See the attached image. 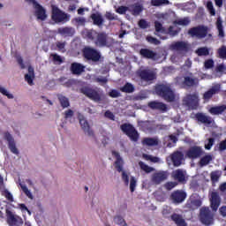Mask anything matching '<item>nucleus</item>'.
I'll return each instance as SVG.
<instances>
[{"instance_id": "obj_1", "label": "nucleus", "mask_w": 226, "mask_h": 226, "mask_svg": "<svg viewBox=\"0 0 226 226\" xmlns=\"http://www.w3.org/2000/svg\"><path fill=\"white\" fill-rule=\"evenodd\" d=\"M155 93L161 96L165 102L172 103L176 101V94L170 85L160 84L155 87Z\"/></svg>"}, {"instance_id": "obj_2", "label": "nucleus", "mask_w": 226, "mask_h": 226, "mask_svg": "<svg viewBox=\"0 0 226 226\" xmlns=\"http://www.w3.org/2000/svg\"><path fill=\"white\" fill-rule=\"evenodd\" d=\"M82 56L84 59L92 61V63H98L102 60V52L91 46H85L82 49Z\"/></svg>"}, {"instance_id": "obj_3", "label": "nucleus", "mask_w": 226, "mask_h": 226, "mask_svg": "<svg viewBox=\"0 0 226 226\" xmlns=\"http://www.w3.org/2000/svg\"><path fill=\"white\" fill-rule=\"evenodd\" d=\"M112 155L117 158L114 163L115 169L118 172H122V181H124V185L128 186V185H130V177L128 176V173H126V171L123 170V167L124 166V161H123V158L118 152L112 151Z\"/></svg>"}, {"instance_id": "obj_4", "label": "nucleus", "mask_w": 226, "mask_h": 226, "mask_svg": "<svg viewBox=\"0 0 226 226\" xmlns=\"http://www.w3.org/2000/svg\"><path fill=\"white\" fill-rule=\"evenodd\" d=\"M51 19L56 24H66V22H70L72 15L63 11L57 6L54 5L52 6Z\"/></svg>"}, {"instance_id": "obj_5", "label": "nucleus", "mask_w": 226, "mask_h": 226, "mask_svg": "<svg viewBox=\"0 0 226 226\" xmlns=\"http://www.w3.org/2000/svg\"><path fill=\"white\" fill-rule=\"evenodd\" d=\"M80 93L92 100L93 102H102V97L103 96V91L100 88H93L89 87H83L80 88Z\"/></svg>"}, {"instance_id": "obj_6", "label": "nucleus", "mask_w": 226, "mask_h": 226, "mask_svg": "<svg viewBox=\"0 0 226 226\" xmlns=\"http://www.w3.org/2000/svg\"><path fill=\"white\" fill-rule=\"evenodd\" d=\"M207 33H209V28L207 26L204 25H199L190 28L187 32V34H189L191 38H198V40H202L207 36Z\"/></svg>"}, {"instance_id": "obj_7", "label": "nucleus", "mask_w": 226, "mask_h": 226, "mask_svg": "<svg viewBox=\"0 0 226 226\" xmlns=\"http://www.w3.org/2000/svg\"><path fill=\"white\" fill-rule=\"evenodd\" d=\"M200 220L203 225L209 226L215 223V214L207 207H203L200 210Z\"/></svg>"}, {"instance_id": "obj_8", "label": "nucleus", "mask_w": 226, "mask_h": 226, "mask_svg": "<svg viewBox=\"0 0 226 226\" xmlns=\"http://www.w3.org/2000/svg\"><path fill=\"white\" fill-rule=\"evenodd\" d=\"M120 130L124 133L127 137H129L130 140L132 142L139 141V132L137 129L133 127L132 124H123L120 125Z\"/></svg>"}, {"instance_id": "obj_9", "label": "nucleus", "mask_w": 226, "mask_h": 226, "mask_svg": "<svg viewBox=\"0 0 226 226\" xmlns=\"http://www.w3.org/2000/svg\"><path fill=\"white\" fill-rule=\"evenodd\" d=\"M138 77L141 82H147L151 84L153 80H156V72L149 69H143L137 72Z\"/></svg>"}, {"instance_id": "obj_10", "label": "nucleus", "mask_w": 226, "mask_h": 226, "mask_svg": "<svg viewBox=\"0 0 226 226\" xmlns=\"http://www.w3.org/2000/svg\"><path fill=\"white\" fill-rule=\"evenodd\" d=\"M188 195L186 194V192L183 190H176L170 195V199L173 204L176 206L179 204H183L185 200H186V197Z\"/></svg>"}, {"instance_id": "obj_11", "label": "nucleus", "mask_w": 226, "mask_h": 226, "mask_svg": "<svg viewBox=\"0 0 226 226\" xmlns=\"http://www.w3.org/2000/svg\"><path fill=\"white\" fill-rule=\"evenodd\" d=\"M169 179V171L159 170L152 174L151 176V183L153 185H162L163 181H167Z\"/></svg>"}, {"instance_id": "obj_12", "label": "nucleus", "mask_w": 226, "mask_h": 226, "mask_svg": "<svg viewBox=\"0 0 226 226\" xmlns=\"http://www.w3.org/2000/svg\"><path fill=\"white\" fill-rule=\"evenodd\" d=\"M202 154H204V150H202V147L193 146L189 147V149L185 152V158H189V160H197V158H200Z\"/></svg>"}, {"instance_id": "obj_13", "label": "nucleus", "mask_w": 226, "mask_h": 226, "mask_svg": "<svg viewBox=\"0 0 226 226\" xmlns=\"http://www.w3.org/2000/svg\"><path fill=\"white\" fill-rule=\"evenodd\" d=\"M78 119L79 121L81 130H83L84 133H87L88 137H94V132L91 130V127L89 126V122H87L86 117H84V115L82 114H79L78 116Z\"/></svg>"}, {"instance_id": "obj_14", "label": "nucleus", "mask_w": 226, "mask_h": 226, "mask_svg": "<svg viewBox=\"0 0 226 226\" xmlns=\"http://www.w3.org/2000/svg\"><path fill=\"white\" fill-rule=\"evenodd\" d=\"M30 3L34 4L35 9V16L38 20H47V11L41 6L36 0H29Z\"/></svg>"}, {"instance_id": "obj_15", "label": "nucleus", "mask_w": 226, "mask_h": 226, "mask_svg": "<svg viewBox=\"0 0 226 226\" xmlns=\"http://www.w3.org/2000/svg\"><path fill=\"white\" fill-rule=\"evenodd\" d=\"M170 158L174 167H181L183 162H185V154L179 150L173 152Z\"/></svg>"}, {"instance_id": "obj_16", "label": "nucleus", "mask_w": 226, "mask_h": 226, "mask_svg": "<svg viewBox=\"0 0 226 226\" xmlns=\"http://www.w3.org/2000/svg\"><path fill=\"white\" fill-rule=\"evenodd\" d=\"M7 223L10 226H22L24 225V221L20 216H15L11 211L7 212Z\"/></svg>"}, {"instance_id": "obj_17", "label": "nucleus", "mask_w": 226, "mask_h": 226, "mask_svg": "<svg viewBox=\"0 0 226 226\" xmlns=\"http://www.w3.org/2000/svg\"><path fill=\"white\" fill-rule=\"evenodd\" d=\"M171 49L177 52H188L190 50V44L187 41H177L171 44Z\"/></svg>"}, {"instance_id": "obj_18", "label": "nucleus", "mask_w": 226, "mask_h": 226, "mask_svg": "<svg viewBox=\"0 0 226 226\" xmlns=\"http://www.w3.org/2000/svg\"><path fill=\"white\" fill-rule=\"evenodd\" d=\"M185 102L187 107L197 109L199 107V94L197 93L188 94Z\"/></svg>"}, {"instance_id": "obj_19", "label": "nucleus", "mask_w": 226, "mask_h": 226, "mask_svg": "<svg viewBox=\"0 0 226 226\" xmlns=\"http://www.w3.org/2000/svg\"><path fill=\"white\" fill-rule=\"evenodd\" d=\"M200 206H202V200L193 196H191L185 204V207H187V209H190L191 211H195V209H199Z\"/></svg>"}, {"instance_id": "obj_20", "label": "nucleus", "mask_w": 226, "mask_h": 226, "mask_svg": "<svg viewBox=\"0 0 226 226\" xmlns=\"http://www.w3.org/2000/svg\"><path fill=\"white\" fill-rule=\"evenodd\" d=\"M4 139L8 142V147L11 151V153H13V154H19V149L17 148V145L15 144V139H13V136L10 134L9 132H4Z\"/></svg>"}, {"instance_id": "obj_21", "label": "nucleus", "mask_w": 226, "mask_h": 226, "mask_svg": "<svg viewBox=\"0 0 226 226\" xmlns=\"http://www.w3.org/2000/svg\"><path fill=\"white\" fill-rule=\"evenodd\" d=\"M222 199H220V194H218L217 192H212L210 198V207L212 211H218V207H220Z\"/></svg>"}, {"instance_id": "obj_22", "label": "nucleus", "mask_w": 226, "mask_h": 226, "mask_svg": "<svg viewBox=\"0 0 226 226\" xmlns=\"http://www.w3.org/2000/svg\"><path fill=\"white\" fill-rule=\"evenodd\" d=\"M148 107L152 110H158L159 112H167L168 108L167 104L158 102V101H152L148 102Z\"/></svg>"}, {"instance_id": "obj_23", "label": "nucleus", "mask_w": 226, "mask_h": 226, "mask_svg": "<svg viewBox=\"0 0 226 226\" xmlns=\"http://www.w3.org/2000/svg\"><path fill=\"white\" fill-rule=\"evenodd\" d=\"M220 85L213 86L210 89L204 93L203 100H211L215 94H218L220 93Z\"/></svg>"}, {"instance_id": "obj_24", "label": "nucleus", "mask_w": 226, "mask_h": 226, "mask_svg": "<svg viewBox=\"0 0 226 226\" xmlns=\"http://www.w3.org/2000/svg\"><path fill=\"white\" fill-rule=\"evenodd\" d=\"M70 71L72 72V75H81L86 72V66L82 65V64H79L74 62L71 64Z\"/></svg>"}, {"instance_id": "obj_25", "label": "nucleus", "mask_w": 226, "mask_h": 226, "mask_svg": "<svg viewBox=\"0 0 226 226\" xmlns=\"http://www.w3.org/2000/svg\"><path fill=\"white\" fill-rule=\"evenodd\" d=\"M139 56L143 57V59H151L154 61L156 59V52L149 49H141L139 50Z\"/></svg>"}, {"instance_id": "obj_26", "label": "nucleus", "mask_w": 226, "mask_h": 226, "mask_svg": "<svg viewBox=\"0 0 226 226\" xmlns=\"http://www.w3.org/2000/svg\"><path fill=\"white\" fill-rule=\"evenodd\" d=\"M57 34L61 36L72 37L75 34V28L72 26H64L57 29Z\"/></svg>"}, {"instance_id": "obj_27", "label": "nucleus", "mask_w": 226, "mask_h": 226, "mask_svg": "<svg viewBox=\"0 0 226 226\" xmlns=\"http://www.w3.org/2000/svg\"><path fill=\"white\" fill-rule=\"evenodd\" d=\"M195 118L199 123H202V124H212L213 118L209 116H206L204 113H196Z\"/></svg>"}, {"instance_id": "obj_28", "label": "nucleus", "mask_w": 226, "mask_h": 226, "mask_svg": "<svg viewBox=\"0 0 226 226\" xmlns=\"http://www.w3.org/2000/svg\"><path fill=\"white\" fill-rule=\"evenodd\" d=\"M90 19L93 20L94 26H98V27H102L103 22H105L103 16L100 12L92 13Z\"/></svg>"}, {"instance_id": "obj_29", "label": "nucleus", "mask_w": 226, "mask_h": 226, "mask_svg": "<svg viewBox=\"0 0 226 226\" xmlns=\"http://www.w3.org/2000/svg\"><path fill=\"white\" fill-rule=\"evenodd\" d=\"M94 44L97 47H107V34L105 33L97 34Z\"/></svg>"}, {"instance_id": "obj_30", "label": "nucleus", "mask_w": 226, "mask_h": 226, "mask_svg": "<svg viewBox=\"0 0 226 226\" xmlns=\"http://www.w3.org/2000/svg\"><path fill=\"white\" fill-rule=\"evenodd\" d=\"M143 10L144 7L139 4H134L129 6L130 13H132V15H134L135 17H137V15H140Z\"/></svg>"}, {"instance_id": "obj_31", "label": "nucleus", "mask_w": 226, "mask_h": 226, "mask_svg": "<svg viewBox=\"0 0 226 226\" xmlns=\"http://www.w3.org/2000/svg\"><path fill=\"white\" fill-rule=\"evenodd\" d=\"M25 80L29 86H33L34 80V68L28 66V73L25 75Z\"/></svg>"}, {"instance_id": "obj_32", "label": "nucleus", "mask_w": 226, "mask_h": 226, "mask_svg": "<svg viewBox=\"0 0 226 226\" xmlns=\"http://www.w3.org/2000/svg\"><path fill=\"white\" fill-rule=\"evenodd\" d=\"M182 84L185 87H193V86H197L199 84V81L195 78L186 76L184 78V81L182 82Z\"/></svg>"}, {"instance_id": "obj_33", "label": "nucleus", "mask_w": 226, "mask_h": 226, "mask_svg": "<svg viewBox=\"0 0 226 226\" xmlns=\"http://www.w3.org/2000/svg\"><path fill=\"white\" fill-rule=\"evenodd\" d=\"M226 110V105L222 104L221 106H215L210 108L209 112L213 116H220V114L224 113Z\"/></svg>"}, {"instance_id": "obj_34", "label": "nucleus", "mask_w": 226, "mask_h": 226, "mask_svg": "<svg viewBox=\"0 0 226 226\" xmlns=\"http://www.w3.org/2000/svg\"><path fill=\"white\" fill-rule=\"evenodd\" d=\"M171 220L175 222L176 225L177 226H186V222L179 214H173L171 215Z\"/></svg>"}, {"instance_id": "obj_35", "label": "nucleus", "mask_w": 226, "mask_h": 226, "mask_svg": "<svg viewBox=\"0 0 226 226\" xmlns=\"http://www.w3.org/2000/svg\"><path fill=\"white\" fill-rule=\"evenodd\" d=\"M173 177H174V179L178 181V183H185V181H186V178L185 177V173L181 170H177L173 173Z\"/></svg>"}, {"instance_id": "obj_36", "label": "nucleus", "mask_w": 226, "mask_h": 226, "mask_svg": "<svg viewBox=\"0 0 226 226\" xmlns=\"http://www.w3.org/2000/svg\"><path fill=\"white\" fill-rule=\"evenodd\" d=\"M139 169L146 172V174H151V172H154V168L150 167L149 165L146 164L144 162L140 161L139 162Z\"/></svg>"}, {"instance_id": "obj_37", "label": "nucleus", "mask_w": 226, "mask_h": 226, "mask_svg": "<svg viewBox=\"0 0 226 226\" xmlns=\"http://www.w3.org/2000/svg\"><path fill=\"white\" fill-rule=\"evenodd\" d=\"M220 177H222V170H215L210 173V179L212 183H218L220 181Z\"/></svg>"}, {"instance_id": "obj_38", "label": "nucleus", "mask_w": 226, "mask_h": 226, "mask_svg": "<svg viewBox=\"0 0 226 226\" xmlns=\"http://www.w3.org/2000/svg\"><path fill=\"white\" fill-rule=\"evenodd\" d=\"M120 91L122 93H128V94H131V93H133L135 91V87L132 84V83H125L124 87H122L120 88Z\"/></svg>"}, {"instance_id": "obj_39", "label": "nucleus", "mask_w": 226, "mask_h": 226, "mask_svg": "<svg viewBox=\"0 0 226 226\" xmlns=\"http://www.w3.org/2000/svg\"><path fill=\"white\" fill-rule=\"evenodd\" d=\"M216 27L218 29L220 38H223L225 36V32H223V21H222V19L220 18L216 20Z\"/></svg>"}, {"instance_id": "obj_40", "label": "nucleus", "mask_w": 226, "mask_h": 226, "mask_svg": "<svg viewBox=\"0 0 226 226\" xmlns=\"http://www.w3.org/2000/svg\"><path fill=\"white\" fill-rule=\"evenodd\" d=\"M139 126L144 130L145 132H151L153 130V125L151 124V121H140Z\"/></svg>"}, {"instance_id": "obj_41", "label": "nucleus", "mask_w": 226, "mask_h": 226, "mask_svg": "<svg viewBox=\"0 0 226 226\" xmlns=\"http://www.w3.org/2000/svg\"><path fill=\"white\" fill-rule=\"evenodd\" d=\"M58 101L60 102L61 107H63V109H68V107H70V100H68L66 96L59 95Z\"/></svg>"}, {"instance_id": "obj_42", "label": "nucleus", "mask_w": 226, "mask_h": 226, "mask_svg": "<svg viewBox=\"0 0 226 226\" xmlns=\"http://www.w3.org/2000/svg\"><path fill=\"white\" fill-rule=\"evenodd\" d=\"M213 162V156L211 155H205L200 160V167H206V165H209Z\"/></svg>"}, {"instance_id": "obj_43", "label": "nucleus", "mask_w": 226, "mask_h": 226, "mask_svg": "<svg viewBox=\"0 0 226 226\" xmlns=\"http://www.w3.org/2000/svg\"><path fill=\"white\" fill-rule=\"evenodd\" d=\"M154 28L155 33H161V34H165V33H167V29L160 21H154Z\"/></svg>"}, {"instance_id": "obj_44", "label": "nucleus", "mask_w": 226, "mask_h": 226, "mask_svg": "<svg viewBox=\"0 0 226 226\" xmlns=\"http://www.w3.org/2000/svg\"><path fill=\"white\" fill-rule=\"evenodd\" d=\"M98 32H96V30H94V29H92V30H88V31H87L86 33H85V35L87 36V38L88 39V40H91L92 41H94V40H96V38H97V36H98Z\"/></svg>"}, {"instance_id": "obj_45", "label": "nucleus", "mask_w": 226, "mask_h": 226, "mask_svg": "<svg viewBox=\"0 0 226 226\" xmlns=\"http://www.w3.org/2000/svg\"><path fill=\"white\" fill-rule=\"evenodd\" d=\"M143 144L145 146H158V139L154 138H145L143 139Z\"/></svg>"}, {"instance_id": "obj_46", "label": "nucleus", "mask_w": 226, "mask_h": 226, "mask_svg": "<svg viewBox=\"0 0 226 226\" xmlns=\"http://www.w3.org/2000/svg\"><path fill=\"white\" fill-rule=\"evenodd\" d=\"M114 222L117 225L128 226V223H126V221L121 215H116L114 217Z\"/></svg>"}, {"instance_id": "obj_47", "label": "nucleus", "mask_w": 226, "mask_h": 226, "mask_svg": "<svg viewBox=\"0 0 226 226\" xmlns=\"http://www.w3.org/2000/svg\"><path fill=\"white\" fill-rule=\"evenodd\" d=\"M196 54L200 56H209V49L207 47L199 48L196 50Z\"/></svg>"}, {"instance_id": "obj_48", "label": "nucleus", "mask_w": 226, "mask_h": 226, "mask_svg": "<svg viewBox=\"0 0 226 226\" xmlns=\"http://www.w3.org/2000/svg\"><path fill=\"white\" fill-rule=\"evenodd\" d=\"M217 54L220 59H226V46L225 45L221 46L217 50Z\"/></svg>"}, {"instance_id": "obj_49", "label": "nucleus", "mask_w": 226, "mask_h": 226, "mask_svg": "<svg viewBox=\"0 0 226 226\" xmlns=\"http://www.w3.org/2000/svg\"><path fill=\"white\" fill-rule=\"evenodd\" d=\"M162 4H170L169 0H151L152 6H162Z\"/></svg>"}, {"instance_id": "obj_50", "label": "nucleus", "mask_w": 226, "mask_h": 226, "mask_svg": "<svg viewBox=\"0 0 226 226\" xmlns=\"http://www.w3.org/2000/svg\"><path fill=\"white\" fill-rule=\"evenodd\" d=\"M147 41H148V43H151L152 45H160V43H162V41H160V40H158L155 37H153L151 35L147 36Z\"/></svg>"}, {"instance_id": "obj_51", "label": "nucleus", "mask_w": 226, "mask_h": 226, "mask_svg": "<svg viewBox=\"0 0 226 226\" xmlns=\"http://www.w3.org/2000/svg\"><path fill=\"white\" fill-rule=\"evenodd\" d=\"M0 93L4 96H7V98L9 100H13V94H10V92H8V90H6V88L0 87Z\"/></svg>"}, {"instance_id": "obj_52", "label": "nucleus", "mask_w": 226, "mask_h": 226, "mask_svg": "<svg viewBox=\"0 0 226 226\" xmlns=\"http://www.w3.org/2000/svg\"><path fill=\"white\" fill-rule=\"evenodd\" d=\"M179 32L177 30H174V26H170L164 34H170V36H177Z\"/></svg>"}, {"instance_id": "obj_53", "label": "nucleus", "mask_w": 226, "mask_h": 226, "mask_svg": "<svg viewBox=\"0 0 226 226\" xmlns=\"http://www.w3.org/2000/svg\"><path fill=\"white\" fill-rule=\"evenodd\" d=\"M66 41H56V49L60 51V52H66Z\"/></svg>"}, {"instance_id": "obj_54", "label": "nucleus", "mask_w": 226, "mask_h": 226, "mask_svg": "<svg viewBox=\"0 0 226 226\" xmlns=\"http://www.w3.org/2000/svg\"><path fill=\"white\" fill-rule=\"evenodd\" d=\"M138 26L140 27V29H147V27L150 26L149 22H147L146 19H139Z\"/></svg>"}, {"instance_id": "obj_55", "label": "nucleus", "mask_w": 226, "mask_h": 226, "mask_svg": "<svg viewBox=\"0 0 226 226\" xmlns=\"http://www.w3.org/2000/svg\"><path fill=\"white\" fill-rule=\"evenodd\" d=\"M137 187V180L135 179V177H132L130 180V191L132 193L135 192V188Z\"/></svg>"}, {"instance_id": "obj_56", "label": "nucleus", "mask_w": 226, "mask_h": 226, "mask_svg": "<svg viewBox=\"0 0 226 226\" xmlns=\"http://www.w3.org/2000/svg\"><path fill=\"white\" fill-rule=\"evenodd\" d=\"M3 195H4V197H5V199H7L9 200V202H13V194H11V192H10V191H8V189H5L3 192Z\"/></svg>"}, {"instance_id": "obj_57", "label": "nucleus", "mask_w": 226, "mask_h": 226, "mask_svg": "<svg viewBox=\"0 0 226 226\" xmlns=\"http://www.w3.org/2000/svg\"><path fill=\"white\" fill-rule=\"evenodd\" d=\"M190 19L188 18H184L182 19H177L176 21V24H177V26H188V24H190Z\"/></svg>"}, {"instance_id": "obj_58", "label": "nucleus", "mask_w": 226, "mask_h": 226, "mask_svg": "<svg viewBox=\"0 0 226 226\" xmlns=\"http://www.w3.org/2000/svg\"><path fill=\"white\" fill-rule=\"evenodd\" d=\"M207 8L209 11L210 15H212V16L216 15V11L215 10V7L213 6V2H207Z\"/></svg>"}, {"instance_id": "obj_59", "label": "nucleus", "mask_w": 226, "mask_h": 226, "mask_svg": "<svg viewBox=\"0 0 226 226\" xmlns=\"http://www.w3.org/2000/svg\"><path fill=\"white\" fill-rule=\"evenodd\" d=\"M109 96H110V98H119V96H121V92L117 91L116 89H112L109 93Z\"/></svg>"}, {"instance_id": "obj_60", "label": "nucleus", "mask_w": 226, "mask_h": 226, "mask_svg": "<svg viewBox=\"0 0 226 226\" xmlns=\"http://www.w3.org/2000/svg\"><path fill=\"white\" fill-rule=\"evenodd\" d=\"M105 19H107V20H117V16L112 12L107 11L105 13Z\"/></svg>"}, {"instance_id": "obj_61", "label": "nucleus", "mask_w": 226, "mask_h": 226, "mask_svg": "<svg viewBox=\"0 0 226 226\" xmlns=\"http://www.w3.org/2000/svg\"><path fill=\"white\" fill-rule=\"evenodd\" d=\"M204 66L207 70H209V69L213 68V66H215V61H213V59H208V60L205 61Z\"/></svg>"}, {"instance_id": "obj_62", "label": "nucleus", "mask_w": 226, "mask_h": 226, "mask_svg": "<svg viewBox=\"0 0 226 226\" xmlns=\"http://www.w3.org/2000/svg\"><path fill=\"white\" fill-rule=\"evenodd\" d=\"M176 186H177V184L176 182H168L164 185V188L169 191L176 188Z\"/></svg>"}, {"instance_id": "obj_63", "label": "nucleus", "mask_w": 226, "mask_h": 226, "mask_svg": "<svg viewBox=\"0 0 226 226\" xmlns=\"http://www.w3.org/2000/svg\"><path fill=\"white\" fill-rule=\"evenodd\" d=\"M52 57H53L54 63H58V64H63V58L61 57V56L57 54H53Z\"/></svg>"}, {"instance_id": "obj_64", "label": "nucleus", "mask_w": 226, "mask_h": 226, "mask_svg": "<svg viewBox=\"0 0 226 226\" xmlns=\"http://www.w3.org/2000/svg\"><path fill=\"white\" fill-rule=\"evenodd\" d=\"M74 112L72 109H67L64 112V119H70L73 116Z\"/></svg>"}]
</instances>
